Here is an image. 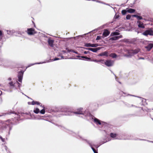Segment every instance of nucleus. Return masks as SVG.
Returning <instances> with one entry per match:
<instances>
[{"label": "nucleus", "mask_w": 153, "mask_h": 153, "mask_svg": "<svg viewBox=\"0 0 153 153\" xmlns=\"http://www.w3.org/2000/svg\"><path fill=\"white\" fill-rule=\"evenodd\" d=\"M79 58V59H82L83 60L88 61H91L92 62H100L101 61H104V60H97L96 59H91V58L88 57L87 56H82L81 57H79L77 56V58ZM77 59H78V58H77Z\"/></svg>", "instance_id": "1"}, {"label": "nucleus", "mask_w": 153, "mask_h": 153, "mask_svg": "<svg viewBox=\"0 0 153 153\" xmlns=\"http://www.w3.org/2000/svg\"><path fill=\"white\" fill-rule=\"evenodd\" d=\"M144 44L145 45H147L145 48L148 51H150L153 48V44L151 43L150 42L146 41L144 42Z\"/></svg>", "instance_id": "2"}, {"label": "nucleus", "mask_w": 153, "mask_h": 153, "mask_svg": "<svg viewBox=\"0 0 153 153\" xmlns=\"http://www.w3.org/2000/svg\"><path fill=\"white\" fill-rule=\"evenodd\" d=\"M143 35L147 36L148 35L153 36V31L150 30H147L145 31L143 33Z\"/></svg>", "instance_id": "3"}, {"label": "nucleus", "mask_w": 153, "mask_h": 153, "mask_svg": "<svg viewBox=\"0 0 153 153\" xmlns=\"http://www.w3.org/2000/svg\"><path fill=\"white\" fill-rule=\"evenodd\" d=\"M114 63V62L111 60H106L105 62V64L108 67L112 66Z\"/></svg>", "instance_id": "4"}, {"label": "nucleus", "mask_w": 153, "mask_h": 153, "mask_svg": "<svg viewBox=\"0 0 153 153\" xmlns=\"http://www.w3.org/2000/svg\"><path fill=\"white\" fill-rule=\"evenodd\" d=\"M19 83L17 82V81H14V82L12 81L10 82L9 83L10 86L11 88H13L15 87L16 85L17 84L19 85Z\"/></svg>", "instance_id": "5"}, {"label": "nucleus", "mask_w": 153, "mask_h": 153, "mask_svg": "<svg viewBox=\"0 0 153 153\" xmlns=\"http://www.w3.org/2000/svg\"><path fill=\"white\" fill-rule=\"evenodd\" d=\"M27 33L29 35H33L35 33L34 29L30 28L28 29L27 30Z\"/></svg>", "instance_id": "6"}, {"label": "nucleus", "mask_w": 153, "mask_h": 153, "mask_svg": "<svg viewBox=\"0 0 153 153\" xmlns=\"http://www.w3.org/2000/svg\"><path fill=\"white\" fill-rule=\"evenodd\" d=\"M85 111L82 108L77 109V114L84 115Z\"/></svg>", "instance_id": "7"}, {"label": "nucleus", "mask_w": 153, "mask_h": 153, "mask_svg": "<svg viewBox=\"0 0 153 153\" xmlns=\"http://www.w3.org/2000/svg\"><path fill=\"white\" fill-rule=\"evenodd\" d=\"M85 49L87 50H90L93 52H96L97 51L100 49V48H86Z\"/></svg>", "instance_id": "8"}, {"label": "nucleus", "mask_w": 153, "mask_h": 153, "mask_svg": "<svg viewBox=\"0 0 153 153\" xmlns=\"http://www.w3.org/2000/svg\"><path fill=\"white\" fill-rule=\"evenodd\" d=\"M86 142L88 143L89 146L91 147V149L93 150L94 153H98L97 152L95 149L92 147L93 146H94V145H92V143L90 142L89 141L86 140Z\"/></svg>", "instance_id": "9"}, {"label": "nucleus", "mask_w": 153, "mask_h": 153, "mask_svg": "<svg viewBox=\"0 0 153 153\" xmlns=\"http://www.w3.org/2000/svg\"><path fill=\"white\" fill-rule=\"evenodd\" d=\"M109 33H110L109 31L108 30H106L103 33L102 37V38H104L106 37L109 35Z\"/></svg>", "instance_id": "10"}, {"label": "nucleus", "mask_w": 153, "mask_h": 153, "mask_svg": "<svg viewBox=\"0 0 153 153\" xmlns=\"http://www.w3.org/2000/svg\"><path fill=\"white\" fill-rule=\"evenodd\" d=\"M122 37V36L120 35L119 36H114L110 39V40H116L118 39L119 38H121Z\"/></svg>", "instance_id": "11"}, {"label": "nucleus", "mask_w": 153, "mask_h": 153, "mask_svg": "<svg viewBox=\"0 0 153 153\" xmlns=\"http://www.w3.org/2000/svg\"><path fill=\"white\" fill-rule=\"evenodd\" d=\"M94 122L97 125L99 124L101 125L102 123H103V122L101 121L100 120L97 118H95L94 119Z\"/></svg>", "instance_id": "12"}, {"label": "nucleus", "mask_w": 153, "mask_h": 153, "mask_svg": "<svg viewBox=\"0 0 153 153\" xmlns=\"http://www.w3.org/2000/svg\"><path fill=\"white\" fill-rule=\"evenodd\" d=\"M128 54L127 56L128 57H131L134 55L132 50H128Z\"/></svg>", "instance_id": "13"}, {"label": "nucleus", "mask_w": 153, "mask_h": 153, "mask_svg": "<svg viewBox=\"0 0 153 153\" xmlns=\"http://www.w3.org/2000/svg\"><path fill=\"white\" fill-rule=\"evenodd\" d=\"M108 51H105L100 53L98 56H105L108 57Z\"/></svg>", "instance_id": "14"}, {"label": "nucleus", "mask_w": 153, "mask_h": 153, "mask_svg": "<svg viewBox=\"0 0 153 153\" xmlns=\"http://www.w3.org/2000/svg\"><path fill=\"white\" fill-rule=\"evenodd\" d=\"M137 23L138 24V26L139 27H141L143 28H144V26L143 25V22H141L140 21H138L137 22Z\"/></svg>", "instance_id": "15"}, {"label": "nucleus", "mask_w": 153, "mask_h": 153, "mask_svg": "<svg viewBox=\"0 0 153 153\" xmlns=\"http://www.w3.org/2000/svg\"><path fill=\"white\" fill-rule=\"evenodd\" d=\"M28 103L29 105L32 104V105H34L35 104H37V105H40V103L38 102L34 101H32L31 102H28Z\"/></svg>", "instance_id": "16"}, {"label": "nucleus", "mask_w": 153, "mask_h": 153, "mask_svg": "<svg viewBox=\"0 0 153 153\" xmlns=\"http://www.w3.org/2000/svg\"><path fill=\"white\" fill-rule=\"evenodd\" d=\"M127 12L130 13H133L135 12V10L131 8L126 9Z\"/></svg>", "instance_id": "17"}, {"label": "nucleus", "mask_w": 153, "mask_h": 153, "mask_svg": "<svg viewBox=\"0 0 153 153\" xmlns=\"http://www.w3.org/2000/svg\"><path fill=\"white\" fill-rule=\"evenodd\" d=\"M133 17H135L137 18V19L138 20H140L143 19L142 17L140 16H138L137 15H134L132 16Z\"/></svg>", "instance_id": "18"}, {"label": "nucleus", "mask_w": 153, "mask_h": 153, "mask_svg": "<svg viewBox=\"0 0 153 153\" xmlns=\"http://www.w3.org/2000/svg\"><path fill=\"white\" fill-rule=\"evenodd\" d=\"M109 56L113 58H115L117 56V55L115 53H111Z\"/></svg>", "instance_id": "19"}, {"label": "nucleus", "mask_w": 153, "mask_h": 153, "mask_svg": "<svg viewBox=\"0 0 153 153\" xmlns=\"http://www.w3.org/2000/svg\"><path fill=\"white\" fill-rule=\"evenodd\" d=\"M140 51V49L139 48H137L134 50H133L134 54H135L138 53Z\"/></svg>", "instance_id": "20"}, {"label": "nucleus", "mask_w": 153, "mask_h": 153, "mask_svg": "<svg viewBox=\"0 0 153 153\" xmlns=\"http://www.w3.org/2000/svg\"><path fill=\"white\" fill-rule=\"evenodd\" d=\"M22 75H21L20 76H18V80L19 82H21L22 79V73H21Z\"/></svg>", "instance_id": "21"}, {"label": "nucleus", "mask_w": 153, "mask_h": 153, "mask_svg": "<svg viewBox=\"0 0 153 153\" xmlns=\"http://www.w3.org/2000/svg\"><path fill=\"white\" fill-rule=\"evenodd\" d=\"M33 111L35 113L38 114L39 112V109L38 108H34Z\"/></svg>", "instance_id": "22"}, {"label": "nucleus", "mask_w": 153, "mask_h": 153, "mask_svg": "<svg viewBox=\"0 0 153 153\" xmlns=\"http://www.w3.org/2000/svg\"><path fill=\"white\" fill-rule=\"evenodd\" d=\"M120 33L117 32H114L113 33H112L111 34V35L112 36H117Z\"/></svg>", "instance_id": "23"}, {"label": "nucleus", "mask_w": 153, "mask_h": 153, "mask_svg": "<svg viewBox=\"0 0 153 153\" xmlns=\"http://www.w3.org/2000/svg\"><path fill=\"white\" fill-rule=\"evenodd\" d=\"M53 41L51 40H49L48 41V43L49 45L52 46H53Z\"/></svg>", "instance_id": "24"}, {"label": "nucleus", "mask_w": 153, "mask_h": 153, "mask_svg": "<svg viewBox=\"0 0 153 153\" xmlns=\"http://www.w3.org/2000/svg\"><path fill=\"white\" fill-rule=\"evenodd\" d=\"M110 136L112 138H114L116 137L117 134L113 133H111L110 134Z\"/></svg>", "instance_id": "25"}, {"label": "nucleus", "mask_w": 153, "mask_h": 153, "mask_svg": "<svg viewBox=\"0 0 153 153\" xmlns=\"http://www.w3.org/2000/svg\"><path fill=\"white\" fill-rule=\"evenodd\" d=\"M91 44L90 43H86L85 44V46L86 47H91Z\"/></svg>", "instance_id": "26"}, {"label": "nucleus", "mask_w": 153, "mask_h": 153, "mask_svg": "<svg viewBox=\"0 0 153 153\" xmlns=\"http://www.w3.org/2000/svg\"><path fill=\"white\" fill-rule=\"evenodd\" d=\"M127 12V10H126H126H123L122 11V13L123 15H124L126 14V13Z\"/></svg>", "instance_id": "27"}, {"label": "nucleus", "mask_w": 153, "mask_h": 153, "mask_svg": "<svg viewBox=\"0 0 153 153\" xmlns=\"http://www.w3.org/2000/svg\"><path fill=\"white\" fill-rule=\"evenodd\" d=\"M42 107L43 108L41 110L40 113L42 114H45V111L44 107L43 106Z\"/></svg>", "instance_id": "28"}, {"label": "nucleus", "mask_w": 153, "mask_h": 153, "mask_svg": "<svg viewBox=\"0 0 153 153\" xmlns=\"http://www.w3.org/2000/svg\"><path fill=\"white\" fill-rule=\"evenodd\" d=\"M98 46V45L97 44H91V47H96Z\"/></svg>", "instance_id": "29"}, {"label": "nucleus", "mask_w": 153, "mask_h": 153, "mask_svg": "<svg viewBox=\"0 0 153 153\" xmlns=\"http://www.w3.org/2000/svg\"><path fill=\"white\" fill-rule=\"evenodd\" d=\"M63 56H61V58H55L54 59H52L51 60V61H56V60H59V59H62V58H63Z\"/></svg>", "instance_id": "30"}, {"label": "nucleus", "mask_w": 153, "mask_h": 153, "mask_svg": "<svg viewBox=\"0 0 153 153\" xmlns=\"http://www.w3.org/2000/svg\"><path fill=\"white\" fill-rule=\"evenodd\" d=\"M126 105L128 107H131L134 106V105H130L128 103H126Z\"/></svg>", "instance_id": "31"}, {"label": "nucleus", "mask_w": 153, "mask_h": 153, "mask_svg": "<svg viewBox=\"0 0 153 153\" xmlns=\"http://www.w3.org/2000/svg\"><path fill=\"white\" fill-rule=\"evenodd\" d=\"M131 16L129 15H128L126 16V19H130L131 18Z\"/></svg>", "instance_id": "32"}, {"label": "nucleus", "mask_w": 153, "mask_h": 153, "mask_svg": "<svg viewBox=\"0 0 153 153\" xmlns=\"http://www.w3.org/2000/svg\"><path fill=\"white\" fill-rule=\"evenodd\" d=\"M119 94L120 95L123 96V94H126V93L122 91H120Z\"/></svg>", "instance_id": "33"}, {"label": "nucleus", "mask_w": 153, "mask_h": 153, "mask_svg": "<svg viewBox=\"0 0 153 153\" xmlns=\"http://www.w3.org/2000/svg\"><path fill=\"white\" fill-rule=\"evenodd\" d=\"M101 39V36H97L96 39V40H99Z\"/></svg>", "instance_id": "34"}, {"label": "nucleus", "mask_w": 153, "mask_h": 153, "mask_svg": "<svg viewBox=\"0 0 153 153\" xmlns=\"http://www.w3.org/2000/svg\"><path fill=\"white\" fill-rule=\"evenodd\" d=\"M77 139H83V138L80 135H77Z\"/></svg>", "instance_id": "35"}, {"label": "nucleus", "mask_w": 153, "mask_h": 153, "mask_svg": "<svg viewBox=\"0 0 153 153\" xmlns=\"http://www.w3.org/2000/svg\"><path fill=\"white\" fill-rule=\"evenodd\" d=\"M85 34H84V35H79V36H77V39L79 37H83V36H84Z\"/></svg>", "instance_id": "36"}, {"label": "nucleus", "mask_w": 153, "mask_h": 153, "mask_svg": "<svg viewBox=\"0 0 153 153\" xmlns=\"http://www.w3.org/2000/svg\"><path fill=\"white\" fill-rule=\"evenodd\" d=\"M119 15H115V16H114V18H115V19H118V18H119Z\"/></svg>", "instance_id": "37"}, {"label": "nucleus", "mask_w": 153, "mask_h": 153, "mask_svg": "<svg viewBox=\"0 0 153 153\" xmlns=\"http://www.w3.org/2000/svg\"><path fill=\"white\" fill-rule=\"evenodd\" d=\"M70 51L75 54L76 53V52L74 51L73 50H71Z\"/></svg>", "instance_id": "38"}, {"label": "nucleus", "mask_w": 153, "mask_h": 153, "mask_svg": "<svg viewBox=\"0 0 153 153\" xmlns=\"http://www.w3.org/2000/svg\"><path fill=\"white\" fill-rule=\"evenodd\" d=\"M139 59H144V58L142 57H140Z\"/></svg>", "instance_id": "39"}, {"label": "nucleus", "mask_w": 153, "mask_h": 153, "mask_svg": "<svg viewBox=\"0 0 153 153\" xmlns=\"http://www.w3.org/2000/svg\"><path fill=\"white\" fill-rule=\"evenodd\" d=\"M93 1H96L97 2H100V1H99L98 0H92Z\"/></svg>", "instance_id": "40"}, {"label": "nucleus", "mask_w": 153, "mask_h": 153, "mask_svg": "<svg viewBox=\"0 0 153 153\" xmlns=\"http://www.w3.org/2000/svg\"><path fill=\"white\" fill-rule=\"evenodd\" d=\"M146 99H142V102H143V101H146Z\"/></svg>", "instance_id": "41"}, {"label": "nucleus", "mask_w": 153, "mask_h": 153, "mask_svg": "<svg viewBox=\"0 0 153 153\" xmlns=\"http://www.w3.org/2000/svg\"><path fill=\"white\" fill-rule=\"evenodd\" d=\"M88 51H85L84 52V53L85 54H87Z\"/></svg>", "instance_id": "42"}, {"label": "nucleus", "mask_w": 153, "mask_h": 153, "mask_svg": "<svg viewBox=\"0 0 153 153\" xmlns=\"http://www.w3.org/2000/svg\"><path fill=\"white\" fill-rule=\"evenodd\" d=\"M45 63V62H40V63H36V64H42V63Z\"/></svg>", "instance_id": "43"}, {"label": "nucleus", "mask_w": 153, "mask_h": 153, "mask_svg": "<svg viewBox=\"0 0 153 153\" xmlns=\"http://www.w3.org/2000/svg\"><path fill=\"white\" fill-rule=\"evenodd\" d=\"M2 35V32L0 30V36H1Z\"/></svg>", "instance_id": "44"}, {"label": "nucleus", "mask_w": 153, "mask_h": 153, "mask_svg": "<svg viewBox=\"0 0 153 153\" xmlns=\"http://www.w3.org/2000/svg\"><path fill=\"white\" fill-rule=\"evenodd\" d=\"M128 95H130V96H134L133 95H130V94H128Z\"/></svg>", "instance_id": "45"}, {"label": "nucleus", "mask_w": 153, "mask_h": 153, "mask_svg": "<svg viewBox=\"0 0 153 153\" xmlns=\"http://www.w3.org/2000/svg\"><path fill=\"white\" fill-rule=\"evenodd\" d=\"M65 53V51H62V53Z\"/></svg>", "instance_id": "46"}, {"label": "nucleus", "mask_w": 153, "mask_h": 153, "mask_svg": "<svg viewBox=\"0 0 153 153\" xmlns=\"http://www.w3.org/2000/svg\"><path fill=\"white\" fill-rule=\"evenodd\" d=\"M9 80H11V79L10 78H9L8 79Z\"/></svg>", "instance_id": "47"}, {"label": "nucleus", "mask_w": 153, "mask_h": 153, "mask_svg": "<svg viewBox=\"0 0 153 153\" xmlns=\"http://www.w3.org/2000/svg\"><path fill=\"white\" fill-rule=\"evenodd\" d=\"M118 82L120 83V84H121V83L120 82Z\"/></svg>", "instance_id": "48"}, {"label": "nucleus", "mask_w": 153, "mask_h": 153, "mask_svg": "<svg viewBox=\"0 0 153 153\" xmlns=\"http://www.w3.org/2000/svg\"><path fill=\"white\" fill-rule=\"evenodd\" d=\"M88 114L89 115H90V113H89Z\"/></svg>", "instance_id": "49"}, {"label": "nucleus", "mask_w": 153, "mask_h": 153, "mask_svg": "<svg viewBox=\"0 0 153 153\" xmlns=\"http://www.w3.org/2000/svg\"><path fill=\"white\" fill-rule=\"evenodd\" d=\"M72 58H75V57H73Z\"/></svg>", "instance_id": "50"}, {"label": "nucleus", "mask_w": 153, "mask_h": 153, "mask_svg": "<svg viewBox=\"0 0 153 153\" xmlns=\"http://www.w3.org/2000/svg\"><path fill=\"white\" fill-rule=\"evenodd\" d=\"M151 142L153 143V141H151Z\"/></svg>", "instance_id": "51"}, {"label": "nucleus", "mask_w": 153, "mask_h": 153, "mask_svg": "<svg viewBox=\"0 0 153 153\" xmlns=\"http://www.w3.org/2000/svg\"><path fill=\"white\" fill-rule=\"evenodd\" d=\"M2 115H0V116H1Z\"/></svg>", "instance_id": "52"}, {"label": "nucleus", "mask_w": 153, "mask_h": 153, "mask_svg": "<svg viewBox=\"0 0 153 153\" xmlns=\"http://www.w3.org/2000/svg\"><path fill=\"white\" fill-rule=\"evenodd\" d=\"M152 109L153 110V109Z\"/></svg>", "instance_id": "53"}]
</instances>
